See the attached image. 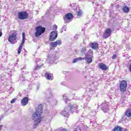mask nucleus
<instances>
[{"label":"nucleus","mask_w":131,"mask_h":131,"mask_svg":"<svg viewBox=\"0 0 131 131\" xmlns=\"http://www.w3.org/2000/svg\"><path fill=\"white\" fill-rule=\"evenodd\" d=\"M41 113H42V105L39 104L36 108V112L33 114L32 116V119L34 120V128H36L37 126L40 123Z\"/></svg>","instance_id":"obj_1"},{"label":"nucleus","mask_w":131,"mask_h":131,"mask_svg":"<svg viewBox=\"0 0 131 131\" xmlns=\"http://www.w3.org/2000/svg\"><path fill=\"white\" fill-rule=\"evenodd\" d=\"M78 106L76 105V104H74L73 105H69L67 107H65L64 111H62L60 113L61 115H62V116H64V117H68L69 116V113L70 112H76V113H78L77 111H78Z\"/></svg>","instance_id":"obj_2"},{"label":"nucleus","mask_w":131,"mask_h":131,"mask_svg":"<svg viewBox=\"0 0 131 131\" xmlns=\"http://www.w3.org/2000/svg\"><path fill=\"white\" fill-rule=\"evenodd\" d=\"M36 30V33L35 34L36 37H38V36H40V35H41L42 33H45V31H46V29L40 26L37 27Z\"/></svg>","instance_id":"obj_3"},{"label":"nucleus","mask_w":131,"mask_h":131,"mask_svg":"<svg viewBox=\"0 0 131 131\" xmlns=\"http://www.w3.org/2000/svg\"><path fill=\"white\" fill-rule=\"evenodd\" d=\"M17 17L20 20L28 19V13L26 11H21L18 13Z\"/></svg>","instance_id":"obj_4"},{"label":"nucleus","mask_w":131,"mask_h":131,"mask_svg":"<svg viewBox=\"0 0 131 131\" xmlns=\"http://www.w3.org/2000/svg\"><path fill=\"white\" fill-rule=\"evenodd\" d=\"M109 102L106 101H105L104 102H102V103L100 105V108H101V110H102L105 113L109 111Z\"/></svg>","instance_id":"obj_5"},{"label":"nucleus","mask_w":131,"mask_h":131,"mask_svg":"<svg viewBox=\"0 0 131 131\" xmlns=\"http://www.w3.org/2000/svg\"><path fill=\"white\" fill-rule=\"evenodd\" d=\"M16 39H17V34H16V32L9 35L8 41L11 42L12 45L16 43Z\"/></svg>","instance_id":"obj_6"},{"label":"nucleus","mask_w":131,"mask_h":131,"mask_svg":"<svg viewBox=\"0 0 131 131\" xmlns=\"http://www.w3.org/2000/svg\"><path fill=\"white\" fill-rule=\"evenodd\" d=\"M72 18H73V15L72 14L70 13L67 14L65 15V17H63L64 23H69V22H71Z\"/></svg>","instance_id":"obj_7"},{"label":"nucleus","mask_w":131,"mask_h":131,"mask_svg":"<svg viewBox=\"0 0 131 131\" xmlns=\"http://www.w3.org/2000/svg\"><path fill=\"white\" fill-rule=\"evenodd\" d=\"M127 86V83L125 81L122 80L120 84V89L121 92H122V93H123V92H125V91H126Z\"/></svg>","instance_id":"obj_8"},{"label":"nucleus","mask_w":131,"mask_h":131,"mask_svg":"<svg viewBox=\"0 0 131 131\" xmlns=\"http://www.w3.org/2000/svg\"><path fill=\"white\" fill-rule=\"evenodd\" d=\"M23 40L21 45L19 46L17 53L18 54H21V51H22V48H23V45L25 43V33H23Z\"/></svg>","instance_id":"obj_9"},{"label":"nucleus","mask_w":131,"mask_h":131,"mask_svg":"<svg viewBox=\"0 0 131 131\" xmlns=\"http://www.w3.org/2000/svg\"><path fill=\"white\" fill-rule=\"evenodd\" d=\"M57 37H58V33L55 31H52L50 33L49 40H51V41H53V40H55Z\"/></svg>","instance_id":"obj_10"},{"label":"nucleus","mask_w":131,"mask_h":131,"mask_svg":"<svg viewBox=\"0 0 131 131\" xmlns=\"http://www.w3.org/2000/svg\"><path fill=\"white\" fill-rule=\"evenodd\" d=\"M57 60H58V58H57V56H56V55L55 54L51 55L49 58L47 59V61H50L49 63H51V64H54L55 61H57Z\"/></svg>","instance_id":"obj_11"},{"label":"nucleus","mask_w":131,"mask_h":131,"mask_svg":"<svg viewBox=\"0 0 131 131\" xmlns=\"http://www.w3.org/2000/svg\"><path fill=\"white\" fill-rule=\"evenodd\" d=\"M82 60H85V61L90 64L93 61V58H92V55H89V54L86 53L84 58H82Z\"/></svg>","instance_id":"obj_12"},{"label":"nucleus","mask_w":131,"mask_h":131,"mask_svg":"<svg viewBox=\"0 0 131 131\" xmlns=\"http://www.w3.org/2000/svg\"><path fill=\"white\" fill-rule=\"evenodd\" d=\"M110 35H111V29L108 28L105 30V32L104 33L103 35V37H104V38H108V37H109Z\"/></svg>","instance_id":"obj_13"},{"label":"nucleus","mask_w":131,"mask_h":131,"mask_svg":"<svg viewBox=\"0 0 131 131\" xmlns=\"http://www.w3.org/2000/svg\"><path fill=\"white\" fill-rule=\"evenodd\" d=\"M99 68L103 70V71H106L108 69V66L103 63H100L98 65Z\"/></svg>","instance_id":"obj_14"},{"label":"nucleus","mask_w":131,"mask_h":131,"mask_svg":"<svg viewBox=\"0 0 131 131\" xmlns=\"http://www.w3.org/2000/svg\"><path fill=\"white\" fill-rule=\"evenodd\" d=\"M28 100L29 99L28 97L24 98L21 101L22 106H26V105H27L28 104Z\"/></svg>","instance_id":"obj_15"},{"label":"nucleus","mask_w":131,"mask_h":131,"mask_svg":"<svg viewBox=\"0 0 131 131\" xmlns=\"http://www.w3.org/2000/svg\"><path fill=\"white\" fill-rule=\"evenodd\" d=\"M90 47L94 50H97L99 47V44H98L97 42H93L92 43V44L90 45Z\"/></svg>","instance_id":"obj_16"},{"label":"nucleus","mask_w":131,"mask_h":131,"mask_svg":"<svg viewBox=\"0 0 131 131\" xmlns=\"http://www.w3.org/2000/svg\"><path fill=\"white\" fill-rule=\"evenodd\" d=\"M88 126H85L84 124L82 123H80L79 125V127L77 128V129H79V130L81 131L82 129H84L86 128Z\"/></svg>","instance_id":"obj_17"},{"label":"nucleus","mask_w":131,"mask_h":131,"mask_svg":"<svg viewBox=\"0 0 131 131\" xmlns=\"http://www.w3.org/2000/svg\"><path fill=\"white\" fill-rule=\"evenodd\" d=\"M45 77L47 79L53 80V77H52V74L50 73V72H47L45 74Z\"/></svg>","instance_id":"obj_18"},{"label":"nucleus","mask_w":131,"mask_h":131,"mask_svg":"<svg viewBox=\"0 0 131 131\" xmlns=\"http://www.w3.org/2000/svg\"><path fill=\"white\" fill-rule=\"evenodd\" d=\"M63 100L64 101H65L66 103H68V104H70V100L69 99H68V98L67 97V96H66V95H64L63 96Z\"/></svg>","instance_id":"obj_19"},{"label":"nucleus","mask_w":131,"mask_h":131,"mask_svg":"<svg viewBox=\"0 0 131 131\" xmlns=\"http://www.w3.org/2000/svg\"><path fill=\"white\" fill-rule=\"evenodd\" d=\"M122 10L123 11V12H124L125 13H128L129 12V8H128V7L125 6H124Z\"/></svg>","instance_id":"obj_20"},{"label":"nucleus","mask_w":131,"mask_h":131,"mask_svg":"<svg viewBox=\"0 0 131 131\" xmlns=\"http://www.w3.org/2000/svg\"><path fill=\"white\" fill-rule=\"evenodd\" d=\"M80 52H81V55H85V54H86V53H86V48L84 47V48H82L81 49Z\"/></svg>","instance_id":"obj_21"},{"label":"nucleus","mask_w":131,"mask_h":131,"mask_svg":"<svg viewBox=\"0 0 131 131\" xmlns=\"http://www.w3.org/2000/svg\"><path fill=\"white\" fill-rule=\"evenodd\" d=\"M125 115L127 116V117H130L131 116V110H127L125 113Z\"/></svg>","instance_id":"obj_22"},{"label":"nucleus","mask_w":131,"mask_h":131,"mask_svg":"<svg viewBox=\"0 0 131 131\" xmlns=\"http://www.w3.org/2000/svg\"><path fill=\"white\" fill-rule=\"evenodd\" d=\"M36 64L40 65L41 66H43V62L41 60L37 59L36 60Z\"/></svg>","instance_id":"obj_23"},{"label":"nucleus","mask_w":131,"mask_h":131,"mask_svg":"<svg viewBox=\"0 0 131 131\" xmlns=\"http://www.w3.org/2000/svg\"><path fill=\"white\" fill-rule=\"evenodd\" d=\"M82 60V57H78V58H74L72 61V63H76V62H78V61H80Z\"/></svg>","instance_id":"obj_24"},{"label":"nucleus","mask_w":131,"mask_h":131,"mask_svg":"<svg viewBox=\"0 0 131 131\" xmlns=\"http://www.w3.org/2000/svg\"><path fill=\"white\" fill-rule=\"evenodd\" d=\"M78 17H81L82 16V10L79 9V11L77 12Z\"/></svg>","instance_id":"obj_25"},{"label":"nucleus","mask_w":131,"mask_h":131,"mask_svg":"<svg viewBox=\"0 0 131 131\" xmlns=\"http://www.w3.org/2000/svg\"><path fill=\"white\" fill-rule=\"evenodd\" d=\"M85 99L88 101V102H90V100H91V96L89 95H84V96Z\"/></svg>","instance_id":"obj_26"},{"label":"nucleus","mask_w":131,"mask_h":131,"mask_svg":"<svg viewBox=\"0 0 131 131\" xmlns=\"http://www.w3.org/2000/svg\"><path fill=\"white\" fill-rule=\"evenodd\" d=\"M42 66L39 64H36V67H34V70H39L42 68Z\"/></svg>","instance_id":"obj_27"},{"label":"nucleus","mask_w":131,"mask_h":131,"mask_svg":"<svg viewBox=\"0 0 131 131\" xmlns=\"http://www.w3.org/2000/svg\"><path fill=\"white\" fill-rule=\"evenodd\" d=\"M114 131H122V129H121V127L118 126L115 127Z\"/></svg>","instance_id":"obj_28"},{"label":"nucleus","mask_w":131,"mask_h":131,"mask_svg":"<svg viewBox=\"0 0 131 131\" xmlns=\"http://www.w3.org/2000/svg\"><path fill=\"white\" fill-rule=\"evenodd\" d=\"M50 46H51V47H52V48H56V47H57V46H58V45L57 44L56 42H51L50 43Z\"/></svg>","instance_id":"obj_29"},{"label":"nucleus","mask_w":131,"mask_h":131,"mask_svg":"<svg viewBox=\"0 0 131 131\" xmlns=\"http://www.w3.org/2000/svg\"><path fill=\"white\" fill-rule=\"evenodd\" d=\"M53 96L48 97L46 98V101L48 102H52L53 101Z\"/></svg>","instance_id":"obj_30"},{"label":"nucleus","mask_w":131,"mask_h":131,"mask_svg":"<svg viewBox=\"0 0 131 131\" xmlns=\"http://www.w3.org/2000/svg\"><path fill=\"white\" fill-rule=\"evenodd\" d=\"M96 123H97V121H95V119L90 120V124H93L94 126V124H96Z\"/></svg>","instance_id":"obj_31"},{"label":"nucleus","mask_w":131,"mask_h":131,"mask_svg":"<svg viewBox=\"0 0 131 131\" xmlns=\"http://www.w3.org/2000/svg\"><path fill=\"white\" fill-rule=\"evenodd\" d=\"M86 54H88L89 56H91V57L93 56V51L92 50H89L88 52H87Z\"/></svg>","instance_id":"obj_32"},{"label":"nucleus","mask_w":131,"mask_h":131,"mask_svg":"<svg viewBox=\"0 0 131 131\" xmlns=\"http://www.w3.org/2000/svg\"><path fill=\"white\" fill-rule=\"evenodd\" d=\"M5 79V76L3 75H0V80L1 81H3Z\"/></svg>","instance_id":"obj_33"},{"label":"nucleus","mask_w":131,"mask_h":131,"mask_svg":"<svg viewBox=\"0 0 131 131\" xmlns=\"http://www.w3.org/2000/svg\"><path fill=\"white\" fill-rule=\"evenodd\" d=\"M70 7L71 8H72L73 10H75V6L74 4H71Z\"/></svg>","instance_id":"obj_34"},{"label":"nucleus","mask_w":131,"mask_h":131,"mask_svg":"<svg viewBox=\"0 0 131 131\" xmlns=\"http://www.w3.org/2000/svg\"><path fill=\"white\" fill-rule=\"evenodd\" d=\"M57 43V45H61L62 43V41L61 40H57L56 41H55Z\"/></svg>","instance_id":"obj_35"},{"label":"nucleus","mask_w":131,"mask_h":131,"mask_svg":"<svg viewBox=\"0 0 131 131\" xmlns=\"http://www.w3.org/2000/svg\"><path fill=\"white\" fill-rule=\"evenodd\" d=\"M16 100H17V98H13L10 102L11 104H13L14 103H15V102L16 101Z\"/></svg>","instance_id":"obj_36"},{"label":"nucleus","mask_w":131,"mask_h":131,"mask_svg":"<svg viewBox=\"0 0 131 131\" xmlns=\"http://www.w3.org/2000/svg\"><path fill=\"white\" fill-rule=\"evenodd\" d=\"M116 57H117L116 54H114L113 56V57H112V59H113V60H114V59H116Z\"/></svg>","instance_id":"obj_37"},{"label":"nucleus","mask_w":131,"mask_h":131,"mask_svg":"<svg viewBox=\"0 0 131 131\" xmlns=\"http://www.w3.org/2000/svg\"><path fill=\"white\" fill-rule=\"evenodd\" d=\"M62 28V29H64V31H66V30L67 29L66 28V26L65 25L63 26Z\"/></svg>","instance_id":"obj_38"},{"label":"nucleus","mask_w":131,"mask_h":131,"mask_svg":"<svg viewBox=\"0 0 131 131\" xmlns=\"http://www.w3.org/2000/svg\"><path fill=\"white\" fill-rule=\"evenodd\" d=\"M3 36V32H2V30L0 29V37Z\"/></svg>","instance_id":"obj_39"},{"label":"nucleus","mask_w":131,"mask_h":131,"mask_svg":"<svg viewBox=\"0 0 131 131\" xmlns=\"http://www.w3.org/2000/svg\"><path fill=\"white\" fill-rule=\"evenodd\" d=\"M54 30H57V28H58V27H57L56 25H55V26H54Z\"/></svg>","instance_id":"obj_40"},{"label":"nucleus","mask_w":131,"mask_h":131,"mask_svg":"<svg viewBox=\"0 0 131 131\" xmlns=\"http://www.w3.org/2000/svg\"><path fill=\"white\" fill-rule=\"evenodd\" d=\"M36 89H37V91H38V90H39V85H37Z\"/></svg>","instance_id":"obj_41"},{"label":"nucleus","mask_w":131,"mask_h":131,"mask_svg":"<svg viewBox=\"0 0 131 131\" xmlns=\"http://www.w3.org/2000/svg\"><path fill=\"white\" fill-rule=\"evenodd\" d=\"M129 71L131 72V63H130L129 68Z\"/></svg>","instance_id":"obj_42"},{"label":"nucleus","mask_w":131,"mask_h":131,"mask_svg":"<svg viewBox=\"0 0 131 131\" xmlns=\"http://www.w3.org/2000/svg\"><path fill=\"white\" fill-rule=\"evenodd\" d=\"M2 128H3V125H0V130H2Z\"/></svg>","instance_id":"obj_43"},{"label":"nucleus","mask_w":131,"mask_h":131,"mask_svg":"<svg viewBox=\"0 0 131 131\" xmlns=\"http://www.w3.org/2000/svg\"><path fill=\"white\" fill-rule=\"evenodd\" d=\"M60 33H62L63 32V31L60 30Z\"/></svg>","instance_id":"obj_44"},{"label":"nucleus","mask_w":131,"mask_h":131,"mask_svg":"<svg viewBox=\"0 0 131 131\" xmlns=\"http://www.w3.org/2000/svg\"><path fill=\"white\" fill-rule=\"evenodd\" d=\"M10 91H12V88H10Z\"/></svg>","instance_id":"obj_45"},{"label":"nucleus","mask_w":131,"mask_h":131,"mask_svg":"<svg viewBox=\"0 0 131 131\" xmlns=\"http://www.w3.org/2000/svg\"><path fill=\"white\" fill-rule=\"evenodd\" d=\"M89 92H92V90H90L89 91Z\"/></svg>","instance_id":"obj_46"},{"label":"nucleus","mask_w":131,"mask_h":131,"mask_svg":"<svg viewBox=\"0 0 131 131\" xmlns=\"http://www.w3.org/2000/svg\"><path fill=\"white\" fill-rule=\"evenodd\" d=\"M122 120H124V119H123V118H122Z\"/></svg>","instance_id":"obj_47"},{"label":"nucleus","mask_w":131,"mask_h":131,"mask_svg":"<svg viewBox=\"0 0 131 131\" xmlns=\"http://www.w3.org/2000/svg\"><path fill=\"white\" fill-rule=\"evenodd\" d=\"M17 62H18V61H19V60H18V59H17Z\"/></svg>","instance_id":"obj_48"}]
</instances>
